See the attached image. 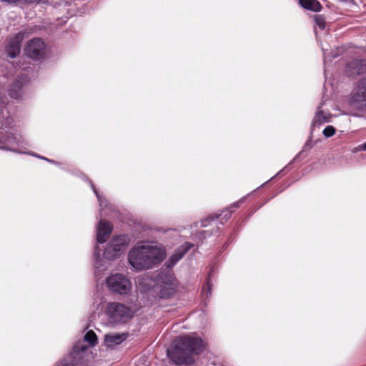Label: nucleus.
<instances>
[{
  "instance_id": "nucleus-1",
  "label": "nucleus",
  "mask_w": 366,
  "mask_h": 366,
  "mask_svg": "<svg viewBox=\"0 0 366 366\" xmlns=\"http://www.w3.org/2000/svg\"><path fill=\"white\" fill-rule=\"evenodd\" d=\"M112 232V224L103 219H100L97 227V243L94 247L93 254L94 266L96 273L102 272L107 269L105 259L114 260L122 256L127 249L130 238L127 234L114 236L107 244L103 252V257H101V249L99 244L105 243Z\"/></svg>"
},
{
  "instance_id": "nucleus-2",
  "label": "nucleus",
  "mask_w": 366,
  "mask_h": 366,
  "mask_svg": "<svg viewBox=\"0 0 366 366\" xmlns=\"http://www.w3.org/2000/svg\"><path fill=\"white\" fill-rule=\"evenodd\" d=\"M206 348L204 341L199 337H178L167 349L169 359L179 366L194 363V355L202 353Z\"/></svg>"
},
{
  "instance_id": "nucleus-3",
  "label": "nucleus",
  "mask_w": 366,
  "mask_h": 366,
  "mask_svg": "<svg viewBox=\"0 0 366 366\" xmlns=\"http://www.w3.org/2000/svg\"><path fill=\"white\" fill-rule=\"evenodd\" d=\"M128 262L136 272L154 267L160 262V246L156 242L138 244L129 252Z\"/></svg>"
},
{
  "instance_id": "nucleus-4",
  "label": "nucleus",
  "mask_w": 366,
  "mask_h": 366,
  "mask_svg": "<svg viewBox=\"0 0 366 366\" xmlns=\"http://www.w3.org/2000/svg\"><path fill=\"white\" fill-rule=\"evenodd\" d=\"M139 307L132 300L125 302H109L104 308L107 325L117 327L127 324L138 312Z\"/></svg>"
},
{
  "instance_id": "nucleus-5",
  "label": "nucleus",
  "mask_w": 366,
  "mask_h": 366,
  "mask_svg": "<svg viewBox=\"0 0 366 366\" xmlns=\"http://www.w3.org/2000/svg\"><path fill=\"white\" fill-rule=\"evenodd\" d=\"M106 285L110 292L120 295H128L132 288L130 280L120 273L109 275L106 280Z\"/></svg>"
},
{
  "instance_id": "nucleus-6",
  "label": "nucleus",
  "mask_w": 366,
  "mask_h": 366,
  "mask_svg": "<svg viewBox=\"0 0 366 366\" xmlns=\"http://www.w3.org/2000/svg\"><path fill=\"white\" fill-rule=\"evenodd\" d=\"M24 141L20 134H6L0 130V150L9 151L14 153H22Z\"/></svg>"
},
{
  "instance_id": "nucleus-7",
  "label": "nucleus",
  "mask_w": 366,
  "mask_h": 366,
  "mask_svg": "<svg viewBox=\"0 0 366 366\" xmlns=\"http://www.w3.org/2000/svg\"><path fill=\"white\" fill-rule=\"evenodd\" d=\"M98 341V337L93 330H88L84 335L83 339L77 341L73 346L74 352H79L81 355L80 358H86L89 360L91 355L89 349L94 347Z\"/></svg>"
},
{
  "instance_id": "nucleus-8",
  "label": "nucleus",
  "mask_w": 366,
  "mask_h": 366,
  "mask_svg": "<svg viewBox=\"0 0 366 366\" xmlns=\"http://www.w3.org/2000/svg\"><path fill=\"white\" fill-rule=\"evenodd\" d=\"M18 67L27 73H22L18 75V77L11 84L9 89V95L11 99H19L22 96L21 88L23 86L28 84L30 81L31 76H29V71L31 69L30 66H24V64H18Z\"/></svg>"
},
{
  "instance_id": "nucleus-9",
  "label": "nucleus",
  "mask_w": 366,
  "mask_h": 366,
  "mask_svg": "<svg viewBox=\"0 0 366 366\" xmlns=\"http://www.w3.org/2000/svg\"><path fill=\"white\" fill-rule=\"evenodd\" d=\"M26 55L35 61H41L46 56V44L40 38L31 39L24 49Z\"/></svg>"
},
{
  "instance_id": "nucleus-10",
  "label": "nucleus",
  "mask_w": 366,
  "mask_h": 366,
  "mask_svg": "<svg viewBox=\"0 0 366 366\" xmlns=\"http://www.w3.org/2000/svg\"><path fill=\"white\" fill-rule=\"evenodd\" d=\"M350 104L360 110L366 108V78L362 79L357 84L352 93Z\"/></svg>"
},
{
  "instance_id": "nucleus-11",
  "label": "nucleus",
  "mask_w": 366,
  "mask_h": 366,
  "mask_svg": "<svg viewBox=\"0 0 366 366\" xmlns=\"http://www.w3.org/2000/svg\"><path fill=\"white\" fill-rule=\"evenodd\" d=\"M12 104L6 97H0V127L1 129H10L14 127V119L11 117Z\"/></svg>"
},
{
  "instance_id": "nucleus-12",
  "label": "nucleus",
  "mask_w": 366,
  "mask_h": 366,
  "mask_svg": "<svg viewBox=\"0 0 366 366\" xmlns=\"http://www.w3.org/2000/svg\"><path fill=\"white\" fill-rule=\"evenodd\" d=\"M160 282V272H157L154 277L145 274L137 278V283L141 292H147L159 288Z\"/></svg>"
},
{
  "instance_id": "nucleus-13",
  "label": "nucleus",
  "mask_w": 366,
  "mask_h": 366,
  "mask_svg": "<svg viewBox=\"0 0 366 366\" xmlns=\"http://www.w3.org/2000/svg\"><path fill=\"white\" fill-rule=\"evenodd\" d=\"M178 282L174 274L162 277V299L174 295L177 290Z\"/></svg>"
},
{
  "instance_id": "nucleus-14",
  "label": "nucleus",
  "mask_w": 366,
  "mask_h": 366,
  "mask_svg": "<svg viewBox=\"0 0 366 366\" xmlns=\"http://www.w3.org/2000/svg\"><path fill=\"white\" fill-rule=\"evenodd\" d=\"M24 39V33L20 31L11 37L5 47L7 56L11 59L17 56L21 50V44Z\"/></svg>"
},
{
  "instance_id": "nucleus-15",
  "label": "nucleus",
  "mask_w": 366,
  "mask_h": 366,
  "mask_svg": "<svg viewBox=\"0 0 366 366\" xmlns=\"http://www.w3.org/2000/svg\"><path fill=\"white\" fill-rule=\"evenodd\" d=\"M79 352H74L72 347L70 352L61 360L55 366H81L88 361L86 358H80L81 355Z\"/></svg>"
},
{
  "instance_id": "nucleus-16",
  "label": "nucleus",
  "mask_w": 366,
  "mask_h": 366,
  "mask_svg": "<svg viewBox=\"0 0 366 366\" xmlns=\"http://www.w3.org/2000/svg\"><path fill=\"white\" fill-rule=\"evenodd\" d=\"M193 246V244L184 242L175 250L174 253L165 262V266L167 268H172Z\"/></svg>"
},
{
  "instance_id": "nucleus-17",
  "label": "nucleus",
  "mask_w": 366,
  "mask_h": 366,
  "mask_svg": "<svg viewBox=\"0 0 366 366\" xmlns=\"http://www.w3.org/2000/svg\"><path fill=\"white\" fill-rule=\"evenodd\" d=\"M348 76H355L366 74V61L363 59H353L350 61L346 68Z\"/></svg>"
},
{
  "instance_id": "nucleus-18",
  "label": "nucleus",
  "mask_w": 366,
  "mask_h": 366,
  "mask_svg": "<svg viewBox=\"0 0 366 366\" xmlns=\"http://www.w3.org/2000/svg\"><path fill=\"white\" fill-rule=\"evenodd\" d=\"M84 179L89 182L94 193L97 197L99 201V207H100V215L101 217L109 216L110 214V212L112 211V207L109 204L107 200L102 197L97 190L94 185L87 177H84Z\"/></svg>"
},
{
  "instance_id": "nucleus-19",
  "label": "nucleus",
  "mask_w": 366,
  "mask_h": 366,
  "mask_svg": "<svg viewBox=\"0 0 366 366\" xmlns=\"http://www.w3.org/2000/svg\"><path fill=\"white\" fill-rule=\"evenodd\" d=\"M128 336L127 332L107 334L104 336V345L107 347L113 348L122 344Z\"/></svg>"
},
{
  "instance_id": "nucleus-20",
  "label": "nucleus",
  "mask_w": 366,
  "mask_h": 366,
  "mask_svg": "<svg viewBox=\"0 0 366 366\" xmlns=\"http://www.w3.org/2000/svg\"><path fill=\"white\" fill-rule=\"evenodd\" d=\"M299 4L305 9L315 12L320 11L322 6L317 0H299Z\"/></svg>"
},
{
  "instance_id": "nucleus-21",
  "label": "nucleus",
  "mask_w": 366,
  "mask_h": 366,
  "mask_svg": "<svg viewBox=\"0 0 366 366\" xmlns=\"http://www.w3.org/2000/svg\"><path fill=\"white\" fill-rule=\"evenodd\" d=\"M321 106L317 108L315 117L313 119V124H323L329 122L330 120L331 115L329 113H325L320 109Z\"/></svg>"
},
{
  "instance_id": "nucleus-22",
  "label": "nucleus",
  "mask_w": 366,
  "mask_h": 366,
  "mask_svg": "<svg viewBox=\"0 0 366 366\" xmlns=\"http://www.w3.org/2000/svg\"><path fill=\"white\" fill-rule=\"evenodd\" d=\"M22 138H24V137H22ZM24 139V147L21 148V150L24 151V152H22L21 154H30V155H31V156H34V157H37V158H39V159H41L45 160V161H46V162H49V163H51V164H52L56 165V166H60V165H61V164H60L59 162H56V161H54V160H53V159H49V158H47V157H45L41 156V155L37 154H34V152H28L25 151V149H26V146H27V143L26 142V141H25V139Z\"/></svg>"
},
{
  "instance_id": "nucleus-23",
  "label": "nucleus",
  "mask_w": 366,
  "mask_h": 366,
  "mask_svg": "<svg viewBox=\"0 0 366 366\" xmlns=\"http://www.w3.org/2000/svg\"><path fill=\"white\" fill-rule=\"evenodd\" d=\"M19 4L24 5H48L49 0H21Z\"/></svg>"
},
{
  "instance_id": "nucleus-24",
  "label": "nucleus",
  "mask_w": 366,
  "mask_h": 366,
  "mask_svg": "<svg viewBox=\"0 0 366 366\" xmlns=\"http://www.w3.org/2000/svg\"><path fill=\"white\" fill-rule=\"evenodd\" d=\"M336 129L333 126H327L322 133L325 137H331L335 134Z\"/></svg>"
},
{
  "instance_id": "nucleus-25",
  "label": "nucleus",
  "mask_w": 366,
  "mask_h": 366,
  "mask_svg": "<svg viewBox=\"0 0 366 366\" xmlns=\"http://www.w3.org/2000/svg\"><path fill=\"white\" fill-rule=\"evenodd\" d=\"M316 24L319 26L321 29H324L325 26V19L320 15H316L315 16Z\"/></svg>"
},
{
  "instance_id": "nucleus-26",
  "label": "nucleus",
  "mask_w": 366,
  "mask_h": 366,
  "mask_svg": "<svg viewBox=\"0 0 366 366\" xmlns=\"http://www.w3.org/2000/svg\"><path fill=\"white\" fill-rule=\"evenodd\" d=\"M0 1L9 4H19L21 0H0Z\"/></svg>"
},
{
  "instance_id": "nucleus-27",
  "label": "nucleus",
  "mask_w": 366,
  "mask_h": 366,
  "mask_svg": "<svg viewBox=\"0 0 366 366\" xmlns=\"http://www.w3.org/2000/svg\"><path fill=\"white\" fill-rule=\"evenodd\" d=\"M359 149L366 151V142L364 144L359 146Z\"/></svg>"
},
{
  "instance_id": "nucleus-28",
  "label": "nucleus",
  "mask_w": 366,
  "mask_h": 366,
  "mask_svg": "<svg viewBox=\"0 0 366 366\" xmlns=\"http://www.w3.org/2000/svg\"><path fill=\"white\" fill-rule=\"evenodd\" d=\"M161 255H162V261L163 259L164 258V257L166 256V252L164 250L162 249Z\"/></svg>"
},
{
  "instance_id": "nucleus-29",
  "label": "nucleus",
  "mask_w": 366,
  "mask_h": 366,
  "mask_svg": "<svg viewBox=\"0 0 366 366\" xmlns=\"http://www.w3.org/2000/svg\"><path fill=\"white\" fill-rule=\"evenodd\" d=\"M307 147H309V148L312 147L309 142H307L306 144H305V148H306Z\"/></svg>"
}]
</instances>
